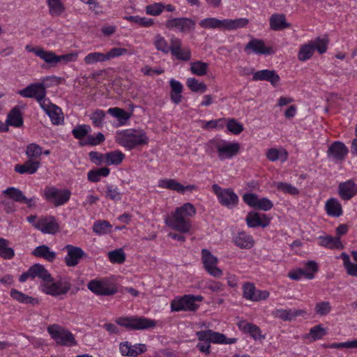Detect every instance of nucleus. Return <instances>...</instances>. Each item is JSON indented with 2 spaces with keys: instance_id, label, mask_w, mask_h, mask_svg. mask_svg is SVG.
<instances>
[{
  "instance_id": "obj_1",
  "label": "nucleus",
  "mask_w": 357,
  "mask_h": 357,
  "mask_svg": "<svg viewBox=\"0 0 357 357\" xmlns=\"http://www.w3.org/2000/svg\"><path fill=\"white\" fill-rule=\"evenodd\" d=\"M19 93L22 97L36 99L48 114L53 124L59 125L63 122V117L60 116L61 109L46 98V91H19Z\"/></svg>"
},
{
  "instance_id": "obj_2",
  "label": "nucleus",
  "mask_w": 357,
  "mask_h": 357,
  "mask_svg": "<svg viewBox=\"0 0 357 357\" xmlns=\"http://www.w3.org/2000/svg\"><path fill=\"white\" fill-rule=\"evenodd\" d=\"M248 24V20L246 18L219 20L215 17H206L199 22V26L204 29L220 30H234L245 27Z\"/></svg>"
},
{
  "instance_id": "obj_3",
  "label": "nucleus",
  "mask_w": 357,
  "mask_h": 357,
  "mask_svg": "<svg viewBox=\"0 0 357 357\" xmlns=\"http://www.w3.org/2000/svg\"><path fill=\"white\" fill-rule=\"evenodd\" d=\"M116 142L128 150L148 143L145 133L136 130H125L118 134Z\"/></svg>"
},
{
  "instance_id": "obj_4",
  "label": "nucleus",
  "mask_w": 357,
  "mask_h": 357,
  "mask_svg": "<svg viewBox=\"0 0 357 357\" xmlns=\"http://www.w3.org/2000/svg\"><path fill=\"white\" fill-rule=\"evenodd\" d=\"M315 50L319 54L326 52L327 50V40L317 38L314 40H310L307 43L302 45L298 53V59L301 61L310 59Z\"/></svg>"
},
{
  "instance_id": "obj_5",
  "label": "nucleus",
  "mask_w": 357,
  "mask_h": 357,
  "mask_svg": "<svg viewBox=\"0 0 357 357\" xmlns=\"http://www.w3.org/2000/svg\"><path fill=\"white\" fill-rule=\"evenodd\" d=\"M116 323L130 330H145L155 326L154 320L136 316L119 318Z\"/></svg>"
},
{
  "instance_id": "obj_6",
  "label": "nucleus",
  "mask_w": 357,
  "mask_h": 357,
  "mask_svg": "<svg viewBox=\"0 0 357 357\" xmlns=\"http://www.w3.org/2000/svg\"><path fill=\"white\" fill-rule=\"evenodd\" d=\"M203 297L197 295L192 294L185 295L180 298H175L171 303L172 311H195L199 305L196 304V301H202Z\"/></svg>"
},
{
  "instance_id": "obj_7",
  "label": "nucleus",
  "mask_w": 357,
  "mask_h": 357,
  "mask_svg": "<svg viewBox=\"0 0 357 357\" xmlns=\"http://www.w3.org/2000/svg\"><path fill=\"white\" fill-rule=\"evenodd\" d=\"M71 283L69 278L63 277L54 282H45L42 285L43 291L45 294L57 296L66 294L71 289Z\"/></svg>"
},
{
  "instance_id": "obj_8",
  "label": "nucleus",
  "mask_w": 357,
  "mask_h": 357,
  "mask_svg": "<svg viewBox=\"0 0 357 357\" xmlns=\"http://www.w3.org/2000/svg\"><path fill=\"white\" fill-rule=\"evenodd\" d=\"M47 331L59 344L68 347L77 344L73 335L70 331L64 330L59 325L54 324L49 326Z\"/></svg>"
},
{
  "instance_id": "obj_9",
  "label": "nucleus",
  "mask_w": 357,
  "mask_h": 357,
  "mask_svg": "<svg viewBox=\"0 0 357 357\" xmlns=\"http://www.w3.org/2000/svg\"><path fill=\"white\" fill-rule=\"evenodd\" d=\"M196 335L199 341L208 342L210 344L211 343L231 344L237 341L236 338H228L224 334L210 329L197 331Z\"/></svg>"
},
{
  "instance_id": "obj_10",
  "label": "nucleus",
  "mask_w": 357,
  "mask_h": 357,
  "mask_svg": "<svg viewBox=\"0 0 357 357\" xmlns=\"http://www.w3.org/2000/svg\"><path fill=\"white\" fill-rule=\"evenodd\" d=\"M71 192L69 190L58 189L53 186H48L44 190V197L55 206L63 205L70 199Z\"/></svg>"
},
{
  "instance_id": "obj_11",
  "label": "nucleus",
  "mask_w": 357,
  "mask_h": 357,
  "mask_svg": "<svg viewBox=\"0 0 357 357\" xmlns=\"http://www.w3.org/2000/svg\"><path fill=\"white\" fill-rule=\"evenodd\" d=\"M165 26L169 29H178L181 33H188L195 29V22L188 17L171 18L166 21Z\"/></svg>"
},
{
  "instance_id": "obj_12",
  "label": "nucleus",
  "mask_w": 357,
  "mask_h": 357,
  "mask_svg": "<svg viewBox=\"0 0 357 357\" xmlns=\"http://www.w3.org/2000/svg\"><path fill=\"white\" fill-rule=\"evenodd\" d=\"M243 199L248 206L264 211L271 210L273 206V204L271 200L266 197L259 199L254 193H245L243 197Z\"/></svg>"
},
{
  "instance_id": "obj_13",
  "label": "nucleus",
  "mask_w": 357,
  "mask_h": 357,
  "mask_svg": "<svg viewBox=\"0 0 357 357\" xmlns=\"http://www.w3.org/2000/svg\"><path fill=\"white\" fill-rule=\"evenodd\" d=\"M244 52L250 54L255 53L256 54L271 55L274 54V51L271 47L265 45L264 41L260 39H251L244 47Z\"/></svg>"
},
{
  "instance_id": "obj_14",
  "label": "nucleus",
  "mask_w": 357,
  "mask_h": 357,
  "mask_svg": "<svg viewBox=\"0 0 357 357\" xmlns=\"http://www.w3.org/2000/svg\"><path fill=\"white\" fill-rule=\"evenodd\" d=\"M202 255L204 268L208 273L213 277H220L222 274V271L216 266L218 259L206 249L202 250Z\"/></svg>"
},
{
  "instance_id": "obj_15",
  "label": "nucleus",
  "mask_w": 357,
  "mask_h": 357,
  "mask_svg": "<svg viewBox=\"0 0 357 357\" xmlns=\"http://www.w3.org/2000/svg\"><path fill=\"white\" fill-rule=\"evenodd\" d=\"M34 227L44 234H55L59 231V224L53 216L41 218L33 225Z\"/></svg>"
},
{
  "instance_id": "obj_16",
  "label": "nucleus",
  "mask_w": 357,
  "mask_h": 357,
  "mask_svg": "<svg viewBox=\"0 0 357 357\" xmlns=\"http://www.w3.org/2000/svg\"><path fill=\"white\" fill-rule=\"evenodd\" d=\"M245 221L248 227H261L264 228L270 224L271 219L264 213L250 211L248 213Z\"/></svg>"
},
{
  "instance_id": "obj_17",
  "label": "nucleus",
  "mask_w": 357,
  "mask_h": 357,
  "mask_svg": "<svg viewBox=\"0 0 357 357\" xmlns=\"http://www.w3.org/2000/svg\"><path fill=\"white\" fill-rule=\"evenodd\" d=\"M63 249L67 251V255L65 257L64 261L69 267L77 265L79 260L85 255L82 248L72 245H67Z\"/></svg>"
},
{
  "instance_id": "obj_18",
  "label": "nucleus",
  "mask_w": 357,
  "mask_h": 357,
  "mask_svg": "<svg viewBox=\"0 0 357 357\" xmlns=\"http://www.w3.org/2000/svg\"><path fill=\"white\" fill-rule=\"evenodd\" d=\"M88 288L94 294L100 296H111L117 291L114 286L98 280L90 281L88 283Z\"/></svg>"
},
{
  "instance_id": "obj_19",
  "label": "nucleus",
  "mask_w": 357,
  "mask_h": 357,
  "mask_svg": "<svg viewBox=\"0 0 357 357\" xmlns=\"http://www.w3.org/2000/svg\"><path fill=\"white\" fill-rule=\"evenodd\" d=\"M348 149L341 142H335L327 151L329 159L335 162L342 161L348 153Z\"/></svg>"
},
{
  "instance_id": "obj_20",
  "label": "nucleus",
  "mask_w": 357,
  "mask_h": 357,
  "mask_svg": "<svg viewBox=\"0 0 357 357\" xmlns=\"http://www.w3.org/2000/svg\"><path fill=\"white\" fill-rule=\"evenodd\" d=\"M172 55L178 60L187 61L191 58V52L188 47H182L181 39L172 36Z\"/></svg>"
},
{
  "instance_id": "obj_21",
  "label": "nucleus",
  "mask_w": 357,
  "mask_h": 357,
  "mask_svg": "<svg viewBox=\"0 0 357 357\" xmlns=\"http://www.w3.org/2000/svg\"><path fill=\"white\" fill-rule=\"evenodd\" d=\"M170 226L172 228L182 233H187L190 229L189 219L177 210L175 211L172 219L170 220Z\"/></svg>"
},
{
  "instance_id": "obj_22",
  "label": "nucleus",
  "mask_w": 357,
  "mask_h": 357,
  "mask_svg": "<svg viewBox=\"0 0 357 357\" xmlns=\"http://www.w3.org/2000/svg\"><path fill=\"white\" fill-rule=\"evenodd\" d=\"M64 82V79L56 76H48L40 82L32 83L24 89H46L47 88L56 87Z\"/></svg>"
},
{
  "instance_id": "obj_23",
  "label": "nucleus",
  "mask_w": 357,
  "mask_h": 357,
  "mask_svg": "<svg viewBox=\"0 0 357 357\" xmlns=\"http://www.w3.org/2000/svg\"><path fill=\"white\" fill-rule=\"evenodd\" d=\"M120 352L123 356L135 357L146 351L144 344L132 345L128 342H121L119 345Z\"/></svg>"
},
{
  "instance_id": "obj_24",
  "label": "nucleus",
  "mask_w": 357,
  "mask_h": 357,
  "mask_svg": "<svg viewBox=\"0 0 357 357\" xmlns=\"http://www.w3.org/2000/svg\"><path fill=\"white\" fill-rule=\"evenodd\" d=\"M253 80H264L271 82L273 87L279 85L280 78L275 70L268 69L257 71L252 76Z\"/></svg>"
},
{
  "instance_id": "obj_25",
  "label": "nucleus",
  "mask_w": 357,
  "mask_h": 357,
  "mask_svg": "<svg viewBox=\"0 0 357 357\" xmlns=\"http://www.w3.org/2000/svg\"><path fill=\"white\" fill-rule=\"evenodd\" d=\"M239 149V144L227 142L222 140L218 153V157L220 160L231 158L237 155Z\"/></svg>"
},
{
  "instance_id": "obj_26",
  "label": "nucleus",
  "mask_w": 357,
  "mask_h": 357,
  "mask_svg": "<svg viewBox=\"0 0 357 357\" xmlns=\"http://www.w3.org/2000/svg\"><path fill=\"white\" fill-rule=\"evenodd\" d=\"M338 192L342 199L349 200L357 192V185L351 180L340 183L338 186Z\"/></svg>"
},
{
  "instance_id": "obj_27",
  "label": "nucleus",
  "mask_w": 357,
  "mask_h": 357,
  "mask_svg": "<svg viewBox=\"0 0 357 357\" xmlns=\"http://www.w3.org/2000/svg\"><path fill=\"white\" fill-rule=\"evenodd\" d=\"M22 113L18 106H15L8 114L6 126L20 128L23 126Z\"/></svg>"
},
{
  "instance_id": "obj_28",
  "label": "nucleus",
  "mask_w": 357,
  "mask_h": 357,
  "mask_svg": "<svg viewBox=\"0 0 357 357\" xmlns=\"http://www.w3.org/2000/svg\"><path fill=\"white\" fill-rule=\"evenodd\" d=\"M238 328L244 332L248 333L255 340L264 339L265 337L261 335V329L257 325L252 323H248L245 321H241L238 323Z\"/></svg>"
},
{
  "instance_id": "obj_29",
  "label": "nucleus",
  "mask_w": 357,
  "mask_h": 357,
  "mask_svg": "<svg viewBox=\"0 0 357 357\" xmlns=\"http://www.w3.org/2000/svg\"><path fill=\"white\" fill-rule=\"evenodd\" d=\"M218 200L222 205L231 208L237 204L238 197L231 189H225L218 197Z\"/></svg>"
},
{
  "instance_id": "obj_30",
  "label": "nucleus",
  "mask_w": 357,
  "mask_h": 357,
  "mask_svg": "<svg viewBox=\"0 0 357 357\" xmlns=\"http://www.w3.org/2000/svg\"><path fill=\"white\" fill-rule=\"evenodd\" d=\"M234 242L241 249H250L255 243L252 237L245 231L238 232L234 237Z\"/></svg>"
},
{
  "instance_id": "obj_31",
  "label": "nucleus",
  "mask_w": 357,
  "mask_h": 357,
  "mask_svg": "<svg viewBox=\"0 0 357 357\" xmlns=\"http://www.w3.org/2000/svg\"><path fill=\"white\" fill-rule=\"evenodd\" d=\"M39 167L40 162L38 161L29 159L24 162L23 165H16L15 166V171L21 174H33L37 172Z\"/></svg>"
},
{
  "instance_id": "obj_32",
  "label": "nucleus",
  "mask_w": 357,
  "mask_h": 357,
  "mask_svg": "<svg viewBox=\"0 0 357 357\" xmlns=\"http://www.w3.org/2000/svg\"><path fill=\"white\" fill-rule=\"evenodd\" d=\"M29 273L32 274V278L38 277L46 282H52L53 278L44 266L36 264L29 268Z\"/></svg>"
},
{
  "instance_id": "obj_33",
  "label": "nucleus",
  "mask_w": 357,
  "mask_h": 357,
  "mask_svg": "<svg viewBox=\"0 0 357 357\" xmlns=\"http://www.w3.org/2000/svg\"><path fill=\"white\" fill-rule=\"evenodd\" d=\"M290 24L287 22L284 14H273L270 17V27L274 31L283 30L289 28Z\"/></svg>"
},
{
  "instance_id": "obj_34",
  "label": "nucleus",
  "mask_w": 357,
  "mask_h": 357,
  "mask_svg": "<svg viewBox=\"0 0 357 357\" xmlns=\"http://www.w3.org/2000/svg\"><path fill=\"white\" fill-rule=\"evenodd\" d=\"M32 255L37 257H42L49 262H52L56 259V253L51 251L50 248L45 245L36 247L33 250Z\"/></svg>"
},
{
  "instance_id": "obj_35",
  "label": "nucleus",
  "mask_w": 357,
  "mask_h": 357,
  "mask_svg": "<svg viewBox=\"0 0 357 357\" xmlns=\"http://www.w3.org/2000/svg\"><path fill=\"white\" fill-rule=\"evenodd\" d=\"M320 242L319 245L326 247L329 249H342L343 245L339 237H333L332 236L326 235L320 236Z\"/></svg>"
},
{
  "instance_id": "obj_36",
  "label": "nucleus",
  "mask_w": 357,
  "mask_h": 357,
  "mask_svg": "<svg viewBox=\"0 0 357 357\" xmlns=\"http://www.w3.org/2000/svg\"><path fill=\"white\" fill-rule=\"evenodd\" d=\"M325 208L328 215L340 217L342 214V206L335 198L329 199L326 203Z\"/></svg>"
},
{
  "instance_id": "obj_37",
  "label": "nucleus",
  "mask_w": 357,
  "mask_h": 357,
  "mask_svg": "<svg viewBox=\"0 0 357 357\" xmlns=\"http://www.w3.org/2000/svg\"><path fill=\"white\" fill-rule=\"evenodd\" d=\"M125 158V155L119 151H111L105 153V164L107 165H119Z\"/></svg>"
},
{
  "instance_id": "obj_38",
  "label": "nucleus",
  "mask_w": 357,
  "mask_h": 357,
  "mask_svg": "<svg viewBox=\"0 0 357 357\" xmlns=\"http://www.w3.org/2000/svg\"><path fill=\"white\" fill-rule=\"evenodd\" d=\"M36 55L43 59L46 63L52 65L59 63V59L55 53L52 51H45L42 47L36 52Z\"/></svg>"
},
{
  "instance_id": "obj_39",
  "label": "nucleus",
  "mask_w": 357,
  "mask_h": 357,
  "mask_svg": "<svg viewBox=\"0 0 357 357\" xmlns=\"http://www.w3.org/2000/svg\"><path fill=\"white\" fill-rule=\"evenodd\" d=\"M50 14L52 16H60L65 10L61 0H47Z\"/></svg>"
},
{
  "instance_id": "obj_40",
  "label": "nucleus",
  "mask_w": 357,
  "mask_h": 357,
  "mask_svg": "<svg viewBox=\"0 0 357 357\" xmlns=\"http://www.w3.org/2000/svg\"><path fill=\"white\" fill-rule=\"evenodd\" d=\"M110 172L108 167H104L96 169L90 170L88 172L87 177L90 181L96 183L100 180L101 176H107Z\"/></svg>"
},
{
  "instance_id": "obj_41",
  "label": "nucleus",
  "mask_w": 357,
  "mask_h": 357,
  "mask_svg": "<svg viewBox=\"0 0 357 357\" xmlns=\"http://www.w3.org/2000/svg\"><path fill=\"white\" fill-rule=\"evenodd\" d=\"M9 242L5 238H0V257L4 259H11L15 256V251L8 247Z\"/></svg>"
},
{
  "instance_id": "obj_42",
  "label": "nucleus",
  "mask_w": 357,
  "mask_h": 357,
  "mask_svg": "<svg viewBox=\"0 0 357 357\" xmlns=\"http://www.w3.org/2000/svg\"><path fill=\"white\" fill-rule=\"evenodd\" d=\"M105 197L112 201L118 202L121 199L122 194L116 185L109 184L106 185Z\"/></svg>"
},
{
  "instance_id": "obj_43",
  "label": "nucleus",
  "mask_w": 357,
  "mask_h": 357,
  "mask_svg": "<svg viewBox=\"0 0 357 357\" xmlns=\"http://www.w3.org/2000/svg\"><path fill=\"white\" fill-rule=\"evenodd\" d=\"M112 227V225L108 221L99 220L93 224V231L98 235H102L110 232Z\"/></svg>"
},
{
  "instance_id": "obj_44",
  "label": "nucleus",
  "mask_w": 357,
  "mask_h": 357,
  "mask_svg": "<svg viewBox=\"0 0 357 357\" xmlns=\"http://www.w3.org/2000/svg\"><path fill=\"white\" fill-rule=\"evenodd\" d=\"M107 112L112 116L116 118L121 124H123L130 116L129 113L119 107L109 108Z\"/></svg>"
},
{
  "instance_id": "obj_45",
  "label": "nucleus",
  "mask_w": 357,
  "mask_h": 357,
  "mask_svg": "<svg viewBox=\"0 0 357 357\" xmlns=\"http://www.w3.org/2000/svg\"><path fill=\"white\" fill-rule=\"evenodd\" d=\"M158 185L178 192H182L183 185L174 179H162L159 181Z\"/></svg>"
},
{
  "instance_id": "obj_46",
  "label": "nucleus",
  "mask_w": 357,
  "mask_h": 357,
  "mask_svg": "<svg viewBox=\"0 0 357 357\" xmlns=\"http://www.w3.org/2000/svg\"><path fill=\"white\" fill-rule=\"evenodd\" d=\"M10 295L13 299L22 303H33L36 301L34 298L23 294L15 289H11Z\"/></svg>"
},
{
  "instance_id": "obj_47",
  "label": "nucleus",
  "mask_w": 357,
  "mask_h": 357,
  "mask_svg": "<svg viewBox=\"0 0 357 357\" xmlns=\"http://www.w3.org/2000/svg\"><path fill=\"white\" fill-rule=\"evenodd\" d=\"M91 130V127L89 125H78L73 129L72 134L75 139H82L85 137H87L89 135L88 134Z\"/></svg>"
},
{
  "instance_id": "obj_48",
  "label": "nucleus",
  "mask_w": 357,
  "mask_h": 357,
  "mask_svg": "<svg viewBox=\"0 0 357 357\" xmlns=\"http://www.w3.org/2000/svg\"><path fill=\"white\" fill-rule=\"evenodd\" d=\"M125 19L129 22L139 24L144 27L151 26L154 24V21L151 18L142 17L138 15L126 16Z\"/></svg>"
},
{
  "instance_id": "obj_49",
  "label": "nucleus",
  "mask_w": 357,
  "mask_h": 357,
  "mask_svg": "<svg viewBox=\"0 0 357 357\" xmlns=\"http://www.w3.org/2000/svg\"><path fill=\"white\" fill-rule=\"evenodd\" d=\"M3 194L8 195L10 199L19 203H22V200L25 199V196L22 191L13 187L8 188L3 191Z\"/></svg>"
},
{
  "instance_id": "obj_50",
  "label": "nucleus",
  "mask_w": 357,
  "mask_h": 357,
  "mask_svg": "<svg viewBox=\"0 0 357 357\" xmlns=\"http://www.w3.org/2000/svg\"><path fill=\"white\" fill-rule=\"evenodd\" d=\"M85 63L93 64L97 62H103L107 61L105 54L101 52H92L88 54L84 59Z\"/></svg>"
},
{
  "instance_id": "obj_51",
  "label": "nucleus",
  "mask_w": 357,
  "mask_h": 357,
  "mask_svg": "<svg viewBox=\"0 0 357 357\" xmlns=\"http://www.w3.org/2000/svg\"><path fill=\"white\" fill-rule=\"evenodd\" d=\"M108 257L112 263L122 264L126 260L125 253L121 248L109 252Z\"/></svg>"
},
{
  "instance_id": "obj_52",
  "label": "nucleus",
  "mask_w": 357,
  "mask_h": 357,
  "mask_svg": "<svg viewBox=\"0 0 357 357\" xmlns=\"http://www.w3.org/2000/svg\"><path fill=\"white\" fill-rule=\"evenodd\" d=\"M222 139L216 138L211 139L206 143L205 146L206 152L210 155L215 152H217L218 154L222 144Z\"/></svg>"
},
{
  "instance_id": "obj_53",
  "label": "nucleus",
  "mask_w": 357,
  "mask_h": 357,
  "mask_svg": "<svg viewBox=\"0 0 357 357\" xmlns=\"http://www.w3.org/2000/svg\"><path fill=\"white\" fill-rule=\"evenodd\" d=\"M208 63L202 61H196L191 63L190 70L195 75L202 76L206 73Z\"/></svg>"
},
{
  "instance_id": "obj_54",
  "label": "nucleus",
  "mask_w": 357,
  "mask_h": 357,
  "mask_svg": "<svg viewBox=\"0 0 357 357\" xmlns=\"http://www.w3.org/2000/svg\"><path fill=\"white\" fill-rule=\"evenodd\" d=\"M256 287L253 283L245 282L243 285V296L247 300L254 301Z\"/></svg>"
},
{
  "instance_id": "obj_55",
  "label": "nucleus",
  "mask_w": 357,
  "mask_h": 357,
  "mask_svg": "<svg viewBox=\"0 0 357 357\" xmlns=\"http://www.w3.org/2000/svg\"><path fill=\"white\" fill-rule=\"evenodd\" d=\"M26 154L31 160L38 158L42 154V148L36 144H31L26 148Z\"/></svg>"
},
{
  "instance_id": "obj_56",
  "label": "nucleus",
  "mask_w": 357,
  "mask_h": 357,
  "mask_svg": "<svg viewBox=\"0 0 357 357\" xmlns=\"http://www.w3.org/2000/svg\"><path fill=\"white\" fill-rule=\"evenodd\" d=\"M276 187L278 190L291 195H298L299 192L298 190L295 186L287 183L279 182L277 183Z\"/></svg>"
},
{
  "instance_id": "obj_57",
  "label": "nucleus",
  "mask_w": 357,
  "mask_h": 357,
  "mask_svg": "<svg viewBox=\"0 0 357 357\" xmlns=\"http://www.w3.org/2000/svg\"><path fill=\"white\" fill-rule=\"evenodd\" d=\"M182 215H185L187 218L192 217L196 214V209L195 206L190 203H185L181 207L176 208Z\"/></svg>"
},
{
  "instance_id": "obj_58",
  "label": "nucleus",
  "mask_w": 357,
  "mask_h": 357,
  "mask_svg": "<svg viewBox=\"0 0 357 357\" xmlns=\"http://www.w3.org/2000/svg\"><path fill=\"white\" fill-rule=\"evenodd\" d=\"M105 138L102 133L98 132L96 137H93V135H88L86 139L84 142H81L80 144L84 145H91L96 146L100 144V143L105 141Z\"/></svg>"
},
{
  "instance_id": "obj_59",
  "label": "nucleus",
  "mask_w": 357,
  "mask_h": 357,
  "mask_svg": "<svg viewBox=\"0 0 357 357\" xmlns=\"http://www.w3.org/2000/svg\"><path fill=\"white\" fill-rule=\"evenodd\" d=\"M302 276H305L306 278L311 280L314 278V275L312 273L306 272L303 269H298L288 273V277L294 280H298Z\"/></svg>"
},
{
  "instance_id": "obj_60",
  "label": "nucleus",
  "mask_w": 357,
  "mask_h": 357,
  "mask_svg": "<svg viewBox=\"0 0 357 357\" xmlns=\"http://www.w3.org/2000/svg\"><path fill=\"white\" fill-rule=\"evenodd\" d=\"M227 127L228 130L234 135L240 134L244 129L243 126L235 119H229Z\"/></svg>"
},
{
  "instance_id": "obj_61",
  "label": "nucleus",
  "mask_w": 357,
  "mask_h": 357,
  "mask_svg": "<svg viewBox=\"0 0 357 357\" xmlns=\"http://www.w3.org/2000/svg\"><path fill=\"white\" fill-rule=\"evenodd\" d=\"M326 334V331L321 325H317L310 329L309 336L314 341L321 339Z\"/></svg>"
},
{
  "instance_id": "obj_62",
  "label": "nucleus",
  "mask_w": 357,
  "mask_h": 357,
  "mask_svg": "<svg viewBox=\"0 0 357 357\" xmlns=\"http://www.w3.org/2000/svg\"><path fill=\"white\" fill-rule=\"evenodd\" d=\"M314 310L317 314L321 316H325L331 312V306L329 302L323 301L316 304Z\"/></svg>"
},
{
  "instance_id": "obj_63",
  "label": "nucleus",
  "mask_w": 357,
  "mask_h": 357,
  "mask_svg": "<svg viewBox=\"0 0 357 357\" xmlns=\"http://www.w3.org/2000/svg\"><path fill=\"white\" fill-rule=\"evenodd\" d=\"M158 50H160L165 54L169 52L172 53V37L170 39V44L169 45L164 38L158 36Z\"/></svg>"
},
{
  "instance_id": "obj_64",
  "label": "nucleus",
  "mask_w": 357,
  "mask_h": 357,
  "mask_svg": "<svg viewBox=\"0 0 357 357\" xmlns=\"http://www.w3.org/2000/svg\"><path fill=\"white\" fill-rule=\"evenodd\" d=\"M105 116V112L102 110L98 109L91 114V119L95 126L100 127L102 124Z\"/></svg>"
}]
</instances>
